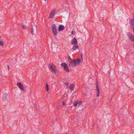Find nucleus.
<instances>
[{
    "mask_svg": "<svg viewBox=\"0 0 134 134\" xmlns=\"http://www.w3.org/2000/svg\"><path fill=\"white\" fill-rule=\"evenodd\" d=\"M48 67L50 71L52 72L56 73L57 72V70L56 66L53 64L51 65L49 64L48 65Z\"/></svg>",
    "mask_w": 134,
    "mask_h": 134,
    "instance_id": "1",
    "label": "nucleus"
},
{
    "mask_svg": "<svg viewBox=\"0 0 134 134\" xmlns=\"http://www.w3.org/2000/svg\"><path fill=\"white\" fill-rule=\"evenodd\" d=\"M52 29L53 33L54 35L57 36V27H56L55 24L53 25L52 26Z\"/></svg>",
    "mask_w": 134,
    "mask_h": 134,
    "instance_id": "2",
    "label": "nucleus"
},
{
    "mask_svg": "<svg viewBox=\"0 0 134 134\" xmlns=\"http://www.w3.org/2000/svg\"><path fill=\"white\" fill-rule=\"evenodd\" d=\"M61 65L64 68V69L65 71L68 72H69L70 71L67 64L65 63H62L61 64Z\"/></svg>",
    "mask_w": 134,
    "mask_h": 134,
    "instance_id": "3",
    "label": "nucleus"
},
{
    "mask_svg": "<svg viewBox=\"0 0 134 134\" xmlns=\"http://www.w3.org/2000/svg\"><path fill=\"white\" fill-rule=\"evenodd\" d=\"M69 62L70 63L69 66L70 67H71L72 66H75L77 65V62L75 59H74L73 60H71V61H70Z\"/></svg>",
    "mask_w": 134,
    "mask_h": 134,
    "instance_id": "4",
    "label": "nucleus"
},
{
    "mask_svg": "<svg viewBox=\"0 0 134 134\" xmlns=\"http://www.w3.org/2000/svg\"><path fill=\"white\" fill-rule=\"evenodd\" d=\"M127 35L129 38L132 42H134V35L131 33L128 32L127 34Z\"/></svg>",
    "mask_w": 134,
    "mask_h": 134,
    "instance_id": "5",
    "label": "nucleus"
},
{
    "mask_svg": "<svg viewBox=\"0 0 134 134\" xmlns=\"http://www.w3.org/2000/svg\"><path fill=\"white\" fill-rule=\"evenodd\" d=\"M130 23L131 27L133 29L134 33V19L133 20L130 19Z\"/></svg>",
    "mask_w": 134,
    "mask_h": 134,
    "instance_id": "6",
    "label": "nucleus"
},
{
    "mask_svg": "<svg viewBox=\"0 0 134 134\" xmlns=\"http://www.w3.org/2000/svg\"><path fill=\"white\" fill-rule=\"evenodd\" d=\"M55 13V9H54L51 11V12L49 16V18H53Z\"/></svg>",
    "mask_w": 134,
    "mask_h": 134,
    "instance_id": "7",
    "label": "nucleus"
},
{
    "mask_svg": "<svg viewBox=\"0 0 134 134\" xmlns=\"http://www.w3.org/2000/svg\"><path fill=\"white\" fill-rule=\"evenodd\" d=\"M17 85L21 90H23L24 87L22 84L20 82H18Z\"/></svg>",
    "mask_w": 134,
    "mask_h": 134,
    "instance_id": "8",
    "label": "nucleus"
},
{
    "mask_svg": "<svg viewBox=\"0 0 134 134\" xmlns=\"http://www.w3.org/2000/svg\"><path fill=\"white\" fill-rule=\"evenodd\" d=\"M71 44L72 45H77V41L75 38H74L72 40Z\"/></svg>",
    "mask_w": 134,
    "mask_h": 134,
    "instance_id": "9",
    "label": "nucleus"
},
{
    "mask_svg": "<svg viewBox=\"0 0 134 134\" xmlns=\"http://www.w3.org/2000/svg\"><path fill=\"white\" fill-rule=\"evenodd\" d=\"M64 29V26L62 25H60L58 27V31H61Z\"/></svg>",
    "mask_w": 134,
    "mask_h": 134,
    "instance_id": "10",
    "label": "nucleus"
},
{
    "mask_svg": "<svg viewBox=\"0 0 134 134\" xmlns=\"http://www.w3.org/2000/svg\"><path fill=\"white\" fill-rule=\"evenodd\" d=\"M69 88L71 91H73L74 88V85L73 83L71 84L69 86Z\"/></svg>",
    "mask_w": 134,
    "mask_h": 134,
    "instance_id": "11",
    "label": "nucleus"
},
{
    "mask_svg": "<svg viewBox=\"0 0 134 134\" xmlns=\"http://www.w3.org/2000/svg\"><path fill=\"white\" fill-rule=\"evenodd\" d=\"M77 48L79 49V46L78 45H74L72 48L73 50L72 51H74V50H75Z\"/></svg>",
    "mask_w": 134,
    "mask_h": 134,
    "instance_id": "12",
    "label": "nucleus"
},
{
    "mask_svg": "<svg viewBox=\"0 0 134 134\" xmlns=\"http://www.w3.org/2000/svg\"><path fill=\"white\" fill-rule=\"evenodd\" d=\"M76 61V62H77V65H79V63L81 61V59L80 58H78L77 59Z\"/></svg>",
    "mask_w": 134,
    "mask_h": 134,
    "instance_id": "13",
    "label": "nucleus"
},
{
    "mask_svg": "<svg viewBox=\"0 0 134 134\" xmlns=\"http://www.w3.org/2000/svg\"><path fill=\"white\" fill-rule=\"evenodd\" d=\"M46 90L47 92H48L49 90V87H48V84L47 82L46 83Z\"/></svg>",
    "mask_w": 134,
    "mask_h": 134,
    "instance_id": "14",
    "label": "nucleus"
},
{
    "mask_svg": "<svg viewBox=\"0 0 134 134\" xmlns=\"http://www.w3.org/2000/svg\"><path fill=\"white\" fill-rule=\"evenodd\" d=\"M96 90H99V88H98V85L97 81V80L96 81Z\"/></svg>",
    "mask_w": 134,
    "mask_h": 134,
    "instance_id": "15",
    "label": "nucleus"
},
{
    "mask_svg": "<svg viewBox=\"0 0 134 134\" xmlns=\"http://www.w3.org/2000/svg\"><path fill=\"white\" fill-rule=\"evenodd\" d=\"M7 94H5L3 97V100L4 101H5V100L7 98Z\"/></svg>",
    "mask_w": 134,
    "mask_h": 134,
    "instance_id": "16",
    "label": "nucleus"
},
{
    "mask_svg": "<svg viewBox=\"0 0 134 134\" xmlns=\"http://www.w3.org/2000/svg\"><path fill=\"white\" fill-rule=\"evenodd\" d=\"M97 96V97H98L100 94L99 90H96Z\"/></svg>",
    "mask_w": 134,
    "mask_h": 134,
    "instance_id": "17",
    "label": "nucleus"
},
{
    "mask_svg": "<svg viewBox=\"0 0 134 134\" xmlns=\"http://www.w3.org/2000/svg\"><path fill=\"white\" fill-rule=\"evenodd\" d=\"M22 28L23 29H25L27 28V27L25 25H23L22 26Z\"/></svg>",
    "mask_w": 134,
    "mask_h": 134,
    "instance_id": "18",
    "label": "nucleus"
},
{
    "mask_svg": "<svg viewBox=\"0 0 134 134\" xmlns=\"http://www.w3.org/2000/svg\"><path fill=\"white\" fill-rule=\"evenodd\" d=\"M77 104L78 103L77 101H76L75 102H74V106L75 107H76Z\"/></svg>",
    "mask_w": 134,
    "mask_h": 134,
    "instance_id": "19",
    "label": "nucleus"
},
{
    "mask_svg": "<svg viewBox=\"0 0 134 134\" xmlns=\"http://www.w3.org/2000/svg\"><path fill=\"white\" fill-rule=\"evenodd\" d=\"M4 44V43L2 41H1L0 42V45L1 46H3Z\"/></svg>",
    "mask_w": 134,
    "mask_h": 134,
    "instance_id": "20",
    "label": "nucleus"
},
{
    "mask_svg": "<svg viewBox=\"0 0 134 134\" xmlns=\"http://www.w3.org/2000/svg\"><path fill=\"white\" fill-rule=\"evenodd\" d=\"M64 84L65 85L67 86V87L68 88V86H69V83L68 82H66L64 83Z\"/></svg>",
    "mask_w": 134,
    "mask_h": 134,
    "instance_id": "21",
    "label": "nucleus"
},
{
    "mask_svg": "<svg viewBox=\"0 0 134 134\" xmlns=\"http://www.w3.org/2000/svg\"><path fill=\"white\" fill-rule=\"evenodd\" d=\"M78 104L79 106H80L81 105L82 102L81 101H80Z\"/></svg>",
    "mask_w": 134,
    "mask_h": 134,
    "instance_id": "22",
    "label": "nucleus"
},
{
    "mask_svg": "<svg viewBox=\"0 0 134 134\" xmlns=\"http://www.w3.org/2000/svg\"><path fill=\"white\" fill-rule=\"evenodd\" d=\"M31 33L32 34H33V29L32 27L31 28Z\"/></svg>",
    "mask_w": 134,
    "mask_h": 134,
    "instance_id": "23",
    "label": "nucleus"
},
{
    "mask_svg": "<svg viewBox=\"0 0 134 134\" xmlns=\"http://www.w3.org/2000/svg\"><path fill=\"white\" fill-rule=\"evenodd\" d=\"M83 55V54H82V53H81V59H83V58H82Z\"/></svg>",
    "mask_w": 134,
    "mask_h": 134,
    "instance_id": "24",
    "label": "nucleus"
},
{
    "mask_svg": "<svg viewBox=\"0 0 134 134\" xmlns=\"http://www.w3.org/2000/svg\"><path fill=\"white\" fill-rule=\"evenodd\" d=\"M62 104H63V105H65L66 104L64 102H62Z\"/></svg>",
    "mask_w": 134,
    "mask_h": 134,
    "instance_id": "25",
    "label": "nucleus"
},
{
    "mask_svg": "<svg viewBox=\"0 0 134 134\" xmlns=\"http://www.w3.org/2000/svg\"><path fill=\"white\" fill-rule=\"evenodd\" d=\"M34 105H35V109H37V105H36V104H34Z\"/></svg>",
    "mask_w": 134,
    "mask_h": 134,
    "instance_id": "26",
    "label": "nucleus"
},
{
    "mask_svg": "<svg viewBox=\"0 0 134 134\" xmlns=\"http://www.w3.org/2000/svg\"><path fill=\"white\" fill-rule=\"evenodd\" d=\"M68 59H69V60H70V61H71V60H72V59H71V58L70 57V56L69 57Z\"/></svg>",
    "mask_w": 134,
    "mask_h": 134,
    "instance_id": "27",
    "label": "nucleus"
},
{
    "mask_svg": "<svg viewBox=\"0 0 134 134\" xmlns=\"http://www.w3.org/2000/svg\"><path fill=\"white\" fill-rule=\"evenodd\" d=\"M71 34L72 35H74V31H72V32Z\"/></svg>",
    "mask_w": 134,
    "mask_h": 134,
    "instance_id": "28",
    "label": "nucleus"
},
{
    "mask_svg": "<svg viewBox=\"0 0 134 134\" xmlns=\"http://www.w3.org/2000/svg\"><path fill=\"white\" fill-rule=\"evenodd\" d=\"M7 67L8 68V70H9V65H8Z\"/></svg>",
    "mask_w": 134,
    "mask_h": 134,
    "instance_id": "29",
    "label": "nucleus"
},
{
    "mask_svg": "<svg viewBox=\"0 0 134 134\" xmlns=\"http://www.w3.org/2000/svg\"><path fill=\"white\" fill-rule=\"evenodd\" d=\"M46 0H44L45 1H46Z\"/></svg>",
    "mask_w": 134,
    "mask_h": 134,
    "instance_id": "30",
    "label": "nucleus"
}]
</instances>
